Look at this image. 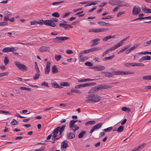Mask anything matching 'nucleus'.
I'll return each instance as SVG.
<instances>
[{"instance_id": "nucleus-34", "label": "nucleus", "mask_w": 151, "mask_h": 151, "mask_svg": "<svg viewBox=\"0 0 151 151\" xmlns=\"http://www.w3.org/2000/svg\"><path fill=\"white\" fill-rule=\"evenodd\" d=\"M115 57V55H113L112 56H110L109 57H106L103 59V61H105L107 60H111Z\"/></svg>"}, {"instance_id": "nucleus-63", "label": "nucleus", "mask_w": 151, "mask_h": 151, "mask_svg": "<svg viewBox=\"0 0 151 151\" xmlns=\"http://www.w3.org/2000/svg\"><path fill=\"white\" fill-rule=\"evenodd\" d=\"M51 65L50 63L48 61L46 65V68H49L50 69V67Z\"/></svg>"}, {"instance_id": "nucleus-25", "label": "nucleus", "mask_w": 151, "mask_h": 151, "mask_svg": "<svg viewBox=\"0 0 151 151\" xmlns=\"http://www.w3.org/2000/svg\"><path fill=\"white\" fill-rule=\"evenodd\" d=\"M113 75H122L124 74V71H120V70H116V71H113Z\"/></svg>"}, {"instance_id": "nucleus-21", "label": "nucleus", "mask_w": 151, "mask_h": 151, "mask_svg": "<svg viewBox=\"0 0 151 151\" xmlns=\"http://www.w3.org/2000/svg\"><path fill=\"white\" fill-rule=\"evenodd\" d=\"M48 48V47L42 46L39 49V50L40 52H43L44 51H47Z\"/></svg>"}, {"instance_id": "nucleus-40", "label": "nucleus", "mask_w": 151, "mask_h": 151, "mask_svg": "<svg viewBox=\"0 0 151 151\" xmlns=\"http://www.w3.org/2000/svg\"><path fill=\"white\" fill-rule=\"evenodd\" d=\"M112 74L110 72H106L105 73V76L106 77L110 78L112 77Z\"/></svg>"}, {"instance_id": "nucleus-11", "label": "nucleus", "mask_w": 151, "mask_h": 151, "mask_svg": "<svg viewBox=\"0 0 151 151\" xmlns=\"http://www.w3.org/2000/svg\"><path fill=\"white\" fill-rule=\"evenodd\" d=\"M145 145V144L144 143L137 147H136L134 149L132 150L131 151H139L142 149Z\"/></svg>"}, {"instance_id": "nucleus-12", "label": "nucleus", "mask_w": 151, "mask_h": 151, "mask_svg": "<svg viewBox=\"0 0 151 151\" xmlns=\"http://www.w3.org/2000/svg\"><path fill=\"white\" fill-rule=\"evenodd\" d=\"M99 89V86L97 87H94L92 88L91 89L89 90L88 91V93H94L98 91Z\"/></svg>"}, {"instance_id": "nucleus-37", "label": "nucleus", "mask_w": 151, "mask_h": 151, "mask_svg": "<svg viewBox=\"0 0 151 151\" xmlns=\"http://www.w3.org/2000/svg\"><path fill=\"white\" fill-rule=\"evenodd\" d=\"M70 128L71 129V130L74 131V132H75L76 131L78 130L79 129V127L77 126L76 125L74 124L72 128Z\"/></svg>"}, {"instance_id": "nucleus-59", "label": "nucleus", "mask_w": 151, "mask_h": 151, "mask_svg": "<svg viewBox=\"0 0 151 151\" xmlns=\"http://www.w3.org/2000/svg\"><path fill=\"white\" fill-rule=\"evenodd\" d=\"M112 18V17L110 15H108L106 17H104L101 18V19H109Z\"/></svg>"}, {"instance_id": "nucleus-58", "label": "nucleus", "mask_w": 151, "mask_h": 151, "mask_svg": "<svg viewBox=\"0 0 151 151\" xmlns=\"http://www.w3.org/2000/svg\"><path fill=\"white\" fill-rule=\"evenodd\" d=\"M61 137V136L59 137H53V138H52V139L53 141H52V143H54L55 142V141H56V140L58 139H59Z\"/></svg>"}, {"instance_id": "nucleus-43", "label": "nucleus", "mask_w": 151, "mask_h": 151, "mask_svg": "<svg viewBox=\"0 0 151 151\" xmlns=\"http://www.w3.org/2000/svg\"><path fill=\"white\" fill-rule=\"evenodd\" d=\"M40 76V74L39 73H36L35 76H34L33 78V79L35 81L38 79Z\"/></svg>"}, {"instance_id": "nucleus-53", "label": "nucleus", "mask_w": 151, "mask_h": 151, "mask_svg": "<svg viewBox=\"0 0 151 151\" xmlns=\"http://www.w3.org/2000/svg\"><path fill=\"white\" fill-rule=\"evenodd\" d=\"M143 59L144 60H150L151 59V57L150 56H145L143 57Z\"/></svg>"}, {"instance_id": "nucleus-15", "label": "nucleus", "mask_w": 151, "mask_h": 151, "mask_svg": "<svg viewBox=\"0 0 151 151\" xmlns=\"http://www.w3.org/2000/svg\"><path fill=\"white\" fill-rule=\"evenodd\" d=\"M107 30H108V29L107 28H101L95 29L94 32L97 33L99 32H104Z\"/></svg>"}, {"instance_id": "nucleus-46", "label": "nucleus", "mask_w": 151, "mask_h": 151, "mask_svg": "<svg viewBox=\"0 0 151 151\" xmlns=\"http://www.w3.org/2000/svg\"><path fill=\"white\" fill-rule=\"evenodd\" d=\"M83 12V11L81 12H77V13H76V14H74V15L76 16V15H78V17H83V16L84 15V14H81V15H80V14H82Z\"/></svg>"}, {"instance_id": "nucleus-17", "label": "nucleus", "mask_w": 151, "mask_h": 151, "mask_svg": "<svg viewBox=\"0 0 151 151\" xmlns=\"http://www.w3.org/2000/svg\"><path fill=\"white\" fill-rule=\"evenodd\" d=\"M112 87L111 86H108L107 85H105L103 84L99 86V88L100 89H106L109 88H111Z\"/></svg>"}, {"instance_id": "nucleus-47", "label": "nucleus", "mask_w": 151, "mask_h": 151, "mask_svg": "<svg viewBox=\"0 0 151 151\" xmlns=\"http://www.w3.org/2000/svg\"><path fill=\"white\" fill-rule=\"evenodd\" d=\"M52 15L56 17H60V15L58 12H56L52 14Z\"/></svg>"}, {"instance_id": "nucleus-27", "label": "nucleus", "mask_w": 151, "mask_h": 151, "mask_svg": "<svg viewBox=\"0 0 151 151\" xmlns=\"http://www.w3.org/2000/svg\"><path fill=\"white\" fill-rule=\"evenodd\" d=\"M115 37L114 36H107L103 38L102 39V40L103 41H107L108 40L110 39L111 38H115Z\"/></svg>"}, {"instance_id": "nucleus-6", "label": "nucleus", "mask_w": 151, "mask_h": 151, "mask_svg": "<svg viewBox=\"0 0 151 151\" xmlns=\"http://www.w3.org/2000/svg\"><path fill=\"white\" fill-rule=\"evenodd\" d=\"M18 49V48L16 47H6L4 48L2 50L4 52H10L16 51Z\"/></svg>"}, {"instance_id": "nucleus-62", "label": "nucleus", "mask_w": 151, "mask_h": 151, "mask_svg": "<svg viewBox=\"0 0 151 151\" xmlns=\"http://www.w3.org/2000/svg\"><path fill=\"white\" fill-rule=\"evenodd\" d=\"M85 65H86L89 66H92L93 65V64L90 62H86L85 63Z\"/></svg>"}, {"instance_id": "nucleus-19", "label": "nucleus", "mask_w": 151, "mask_h": 151, "mask_svg": "<svg viewBox=\"0 0 151 151\" xmlns=\"http://www.w3.org/2000/svg\"><path fill=\"white\" fill-rule=\"evenodd\" d=\"M75 135L73 133L70 132L67 134L66 137L68 139H72L75 137Z\"/></svg>"}, {"instance_id": "nucleus-39", "label": "nucleus", "mask_w": 151, "mask_h": 151, "mask_svg": "<svg viewBox=\"0 0 151 151\" xmlns=\"http://www.w3.org/2000/svg\"><path fill=\"white\" fill-rule=\"evenodd\" d=\"M71 92H74L78 94L81 93V92L79 91L78 90L76 89H74V88H72L70 90Z\"/></svg>"}, {"instance_id": "nucleus-7", "label": "nucleus", "mask_w": 151, "mask_h": 151, "mask_svg": "<svg viewBox=\"0 0 151 151\" xmlns=\"http://www.w3.org/2000/svg\"><path fill=\"white\" fill-rule=\"evenodd\" d=\"M102 125V123L100 122L93 126L90 130V133L91 134L95 130H98L101 127Z\"/></svg>"}, {"instance_id": "nucleus-42", "label": "nucleus", "mask_w": 151, "mask_h": 151, "mask_svg": "<svg viewBox=\"0 0 151 151\" xmlns=\"http://www.w3.org/2000/svg\"><path fill=\"white\" fill-rule=\"evenodd\" d=\"M17 122L15 119H13L12 121L11 122L10 124L11 125H17Z\"/></svg>"}, {"instance_id": "nucleus-64", "label": "nucleus", "mask_w": 151, "mask_h": 151, "mask_svg": "<svg viewBox=\"0 0 151 151\" xmlns=\"http://www.w3.org/2000/svg\"><path fill=\"white\" fill-rule=\"evenodd\" d=\"M50 69L47 68H45V74H48L49 73Z\"/></svg>"}, {"instance_id": "nucleus-33", "label": "nucleus", "mask_w": 151, "mask_h": 151, "mask_svg": "<svg viewBox=\"0 0 151 151\" xmlns=\"http://www.w3.org/2000/svg\"><path fill=\"white\" fill-rule=\"evenodd\" d=\"M124 129V127L122 126H120L117 129L118 133H121L123 132Z\"/></svg>"}, {"instance_id": "nucleus-52", "label": "nucleus", "mask_w": 151, "mask_h": 151, "mask_svg": "<svg viewBox=\"0 0 151 151\" xmlns=\"http://www.w3.org/2000/svg\"><path fill=\"white\" fill-rule=\"evenodd\" d=\"M116 0H109L108 3L112 5H114Z\"/></svg>"}, {"instance_id": "nucleus-41", "label": "nucleus", "mask_w": 151, "mask_h": 151, "mask_svg": "<svg viewBox=\"0 0 151 151\" xmlns=\"http://www.w3.org/2000/svg\"><path fill=\"white\" fill-rule=\"evenodd\" d=\"M60 85L63 86H69L70 84L68 82H63L60 83Z\"/></svg>"}, {"instance_id": "nucleus-3", "label": "nucleus", "mask_w": 151, "mask_h": 151, "mask_svg": "<svg viewBox=\"0 0 151 151\" xmlns=\"http://www.w3.org/2000/svg\"><path fill=\"white\" fill-rule=\"evenodd\" d=\"M69 37H58L53 39V42L55 43H58L61 42L62 41H64L69 39Z\"/></svg>"}, {"instance_id": "nucleus-51", "label": "nucleus", "mask_w": 151, "mask_h": 151, "mask_svg": "<svg viewBox=\"0 0 151 151\" xmlns=\"http://www.w3.org/2000/svg\"><path fill=\"white\" fill-rule=\"evenodd\" d=\"M20 88L21 90H26L29 91H30L31 90V89L30 88L24 87H20Z\"/></svg>"}, {"instance_id": "nucleus-16", "label": "nucleus", "mask_w": 151, "mask_h": 151, "mask_svg": "<svg viewBox=\"0 0 151 151\" xmlns=\"http://www.w3.org/2000/svg\"><path fill=\"white\" fill-rule=\"evenodd\" d=\"M97 23L101 26H111V24H110L103 21H99Z\"/></svg>"}, {"instance_id": "nucleus-55", "label": "nucleus", "mask_w": 151, "mask_h": 151, "mask_svg": "<svg viewBox=\"0 0 151 151\" xmlns=\"http://www.w3.org/2000/svg\"><path fill=\"white\" fill-rule=\"evenodd\" d=\"M35 68L36 71L37 72H39L40 70L36 62L35 63Z\"/></svg>"}, {"instance_id": "nucleus-49", "label": "nucleus", "mask_w": 151, "mask_h": 151, "mask_svg": "<svg viewBox=\"0 0 151 151\" xmlns=\"http://www.w3.org/2000/svg\"><path fill=\"white\" fill-rule=\"evenodd\" d=\"M112 129H113L112 127H109L105 129H104V130H103L105 132H109V131H111V130H112Z\"/></svg>"}, {"instance_id": "nucleus-10", "label": "nucleus", "mask_w": 151, "mask_h": 151, "mask_svg": "<svg viewBox=\"0 0 151 151\" xmlns=\"http://www.w3.org/2000/svg\"><path fill=\"white\" fill-rule=\"evenodd\" d=\"M68 142L67 140H65L62 142L61 147V149L62 150H64V149L68 147Z\"/></svg>"}, {"instance_id": "nucleus-2", "label": "nucleus", "mask_w": 151, "mask_h": 151, "mask_svg": "<svg viewBox=\"0 0 151 151\" xmlns=\"http://www.w3.org/2000/svg\"><path fill=\"white\" fill-rule=\"evenodd\" d=\"M66 125H63L61 127L59 126L55 128L52 132L53 135L52 137H57V134L59 132V134L61 135L65 128Z\"/></svg>"}, {"instance_id": "nucleus-54", "label": "nucleus", "mask_w": 151, "mask_h": 151, "mask_svg": "<svg viewBox=\"0 0 151 151\" xmlns=\"http://www.w3.org/2000/svg\"><path fill=\"white\" fill-rule=\"evenodd\" d=\"M90 52V49H88L85 50H84L83 51H82L81 52V53L80 54H85V53H87L89 52Z\"/></svg>"}, {"instance_id": "nucleus-57", "label": "nucleus", "mask_w": 151, "mask_h": 151, "mask_svg": "<svg viewBox=\"0 0 151 151\" xmlns=\"http://www.w3.org/2000/svg\"><path fill=\"white\" fill-rule=\"evenodd\" d=\"M8 74V72H6L2 73H0V77L7 75Z\"/></svg>"}, {"instance_id": "nucleus-32", "label": "nucleus", "mask_w": 151, "mask_h": 151, "mask_svg": "<svg viewBox=\"0 0 151 151\" xmlns=\"http://www.w3.org/2000/svg\"><path fill=\"white\" fill-rule=\"evenodd\" d=\"M121 110L127 113H129L131 111L130 109L129 108L125 107H122Z\"/></svg>"}, {"instance_id": "nucleus-60", "label": "nucleus", "mask_w": 151, "mask_h": 151, "mask_svg": "<svg viewBox=\"0 0 151 151\" xmlns=\"http://www.w3.org/2000/svg\"><path fill=\"white\" fill-rule=\"evenodd\" d=\"M5 14L7 16H9L12 15V13L6 11L4 12Z\"/></svg>"}, {"instance_id": "nucleus-26", "label": "nucleus", "mask_w": 151, "mask_h": 151, "mask_svg": "<svg viewBox=\"0 0 151 151\" xmlns=\"http://www.w3.org/2000/svg\"><path fill=\"white\" fill-rule=\"evenodd\" d=\"M52 73L54 74L58 72V68L55 65H54L52 66Z\"/></svg>"}, {"instance_id": "nucleus-30", "label": "nucleus", "mask_w": 151, "mask_h": 151, "mask_svg": "<svg viewBox=\"0 0 151 151\" xmlns=\"http://www.w3.org/2000/svg\"><path fill=\"white\" fill-rule=\"evenodd\" d=\"M95 79H91L89 78H86L80 80L78 81V82H85L86 81H91L95 80Z\"/></svg>"}, {"instance_id": "nucleus-35", "label": "nucleus", "mask_w": 151, "mask_h": 151, "mask_svg": "<svg viewBox=\"0 0 151 151\" xmlns=\"http://www.w3.org/2000/svg\"><path fill=\"white\" fill-rule=\"evenodd\" d=\"M101 49L99 47H95L90 49V52H92L94 51H97Z\"/></svg>"}, {"instance_id": "nucleus-44", "label": "nucleus", "mask_w": 151, "mask_h": 151, "mask_svg": "<svg viewBox=\"0 0 151 151\" xmlns=\"http://www.w3.org/2000/svg\"><path fill=\"white\" fill-rule=\"evenodd\" d=\"M74 120H71L69 124V127L70 128H72L73 127V126L74 125Z\"/></svg>"}, {"instance_id": "nucleus-29", "label": "nucleus", "mask_w": 151, "mask_h": 151, "mask_svg": "<svg viewBox=\"0 0 151 151\" xmlns=\"http://www.w3.org/2000/svg\"><path fill=\"white\" fill-rule=\"evenodd\" d=\"M86 131H83L81 132L78 135V137L79 138H82L84 135L86 133Z\"/></svg>"}, {"instance_id": "nucleus-13", "label": "nucleus", "mask_w": 151, "mask_h": 151, "mask_svg": "<svg viewBox=\"0 0 151 151\" xmlns=\"http://www.w3.org/2000/svg\"><path fill=\"white\" fill-rule=\"evenodd\" d=\"M142 9L143 12L145 13H151V9L147 8L145 6L142 7Z\"/></svg>"}, {"instance_id": "nucleus-18", "label": "nucleus", "mask_w": 151, "mask_h": 151, "mask_svg": "<svg viewBox=\"0 0 151 151\" xmlns=\"http://www.w3.org/2000/svg\"><path fill=\"white\" fill-rule=\"evenodd\" d=\"M47 21V20H46L45 21L42 19L41 20L37 22V24L40 25H42L44 23L45 25L48 26V23Z\"/></svg>"}, {"instance_id": "nucleus-9", "label": "nucleus", "mask_w": 151, "mask_h": 151, "mask_svg": "<svg viewBox=\"0 0 151 151\" xmlns=\"http://www.w3.org/2000/svg\"><path fill=\"white\" fill-rule=\"evenodd\" d=\"M141 12V9L138 6H135L133 9L132 14L133 15H137Z\"/></svg>"}, {"instance_id": "nucleus-45", "label": "nucleus", "mask_w": 151, "mask_h": 151, "mask_svg": "<svg viewBox=\"0 0 151 151\" xmlns=\"http://www.w3.org/2000/svg\"><path fill=\"white\" fill-rule=\"evenodd\" d=\"M150 44H151V40L146 42H145L144 43V47H146L149 45Z\"/></svg>"}, {"instance_id": "nucleus-50", "label": "nucleus", "mask_w": 151, "mask_h": 151, "mask_svg": "<svg viewBox=\"0 0 151 151\" xmlns=\"http://www.w3.org/2000/svg\"><path fill=\"white\" fill-rule=\"evenodd\" d=\"M61 58V56L60 55H55V59L56 60L58 61L60 60Z\"/></svg>"}, {"instance_id": "nucleus-61", "label": "nucleus", "mask_w": 151, "mask_h": 151, "mask_svg": "<svg viewBox=\"0 0 151 151\" xmlns=\"http://www.w3.org/2000/svg\"><path fill=\"white\" fill-rule=\"evenodd\" d=\"M120 1L119 0H116L114 5H118L120 6Z\"/></svg>"}, {"instance_id": "nucleus-22", "label": "nucleus", "mask_w": 151, "mask_h": 151, "mask_svg": "<svg viewBox=\"0 0 151 151\" xmlns=\"http://www.w3.org/2000/svg\"><path fill=\"white\" fill-rule=\"evenodd\" d=\"M130 64L131 66H144V64L141 63H131L130 64Z\"/></svg>"}, {"instance_id": "nucleus-5", "label": "nucleus", "mask_w": 151, "mask_h": 151, "mask_svg": "<svg viewBox=\"0 0 151 151\" xmlns=\"http://www.w3.org/2000/svg\"><path fill=\"white\" fill-rule=\"evenodd\" d=\"M96 84L95 83H83L81 84L76 85L75 88H83L85 87L88 86H93Z\"/></svg>"}, {"instance_id": "nucleus-36", "label": "nucleus", "mask_w": 151, "mask_h": 151, "mask_svg": "<svg viewBox=\"0 0 151 151\" xmlns=\"http://www.w3.org/2000/svg\"><path fill=\"white\" fill-rule=\"evenodd\" d=\"M142 79L145 80H151V75H148L143 76L142 77Z\"/></svg>"}, {"instance_id": "nucleus-14", "label": "nucleus", "mask_w": 151, "mask_h": 151, "mask_svg": "<svg viewBox=\"0 0 151 151\" xmlns=\"http://www.w3.org/2000/svg\"><path fill=\"white\" fill-rule=\"evenodd\" d=\"M59 26H61L65 29H66L68 28V26L70 28H72V26L70 24L64 23H60L59 24Z\"/></svg>"}, {"instance_id": "nucleus-24", "label": "nucleus", "mask_w": 151, "mask_h": 151, "mask_svg": "<svg viewBox=\"0 0 151 151\" xmlns=\"http://www.w3.org/2000/svg\"><path fill=\"white\" fill-rule=\"evenodd\" d=\"M100 40L99 38H97L92 40L91 42H93V43L91 44V46L93 47L98 44V43H97V42L98 41H100Z\"/></svg>"}, {"instance_id": "nucleus-38", "label": "nucleus", "mask_w": 151, "mask_h": 151, "mask_svg": "<svg viewBox=\"0 0 151 151\" xmlns=\"http://www.w3.org/2000/svg\"><path fill=\"white\" fill-rule=\"evenodd\" d=\"M9 60L7 56H6L4 57V63L5 65H6L9 62Z\"/></svg>"}, {"instance_id": "nucleus-48", "label": "nucleus", "mask_w": 151, "mask_h": 151, "mask_svg": "<svg viewBox=\"0 0 151 151\" xmlns=\"http://www.w3.org/2000/svg\"><path fill=\"white\" fill-rule=\"evenodd\" d=\"M64 2L63 1H58L56 2H53L52 3V4L53 5H56L57 4H59L62 3H63Z\"/></svg>"}, {"instance_id": "nucleus-1", "label": "nucleus", "mask_w": 151, "mask_h": 151, "mask_svg": "<svg viewBox=\"0 0 151 151\" xmlns=\"http://www.w3.org/2000/svg\"><path fill=\"white\" fill-rule=\"evenodd\" d=\"M101 100V97L99 96L96 94L92 93L87 95L85 102L89 104H93L98 102Z\"/></svg>"}, {"instance_id": "nucleus-20", "label": "nucleus", "mask_w": 151, "mask_h": 151, "mask_svg": "<svg viewBox=\"0 0 151 151\" xmlns=\"http://www.w3.org/2000/svg\"><path fill=\"white\" fill-rule=\"evenodd\" d=\"M81 54H80L79 55V58H80V61H84L85 60H86L88 59V57L86 56L85 57H82V55Z\"/></svg>"}, {"instance_id": "nucleus-8", "label": "nucleus", "mask_w": 151, "mask_h": 151, "mask_svg": "<svg viewBox=\"0 0 151 151\" xmlns=\"http://www.w3.org/2000/svg\"><path fill=\"white\" fill-rule=\"evenodd\" d=\"M15 63L16 66L20 70L23 71L27 70L26 66L24 64H22L20 62H17Z\"/></svg>"}, {"instance_id": "nucleus-23", "label": "nucleus", "mask_w": 151, "mask_h": 151, "mask_svg": "<svg viewBox=\"0 0 151 151\" xmlns=\"http://www.w3.org/2000/svg\"><path fill=\"white\" fill-rule=\"evenodd\" d=\"M124 6L129 7L130 6V5L127 2L120 1L119 6L122 7Z\"/></svg>"}, {"instance_id": "nucleus-4", "label": "nucleus", "mask_w": 151, "mask_h": 151, "mask_svg": "<svg viewBox=\"0 0 151 151\" xmlns=\"http://www.w3.org/2000/svg\"><path fill=\"white\" fill-rule=\"evenodd\" d=\"M47 22L48 26L51 27H55L56 26L55 23L54 22H58V19L53 17L51 18L50 19H48Z\"/></svg>"}, {"instance_id": "nucleus-56", "label": "nucleus", "mask_w": 151, "mask_h": 151, "mask_svg": "<svg viewBox=\"0 0 151 151\" xmlns=\"http://www.w3.org/2000/svg\"><path fill=\"white\" fill-rule=\"evenodd\" d=\"M8 25V23L6 22H1L0 23V26H4L7 25Z\"/></svg>"}, {"instance_id": "nucleus-28", "label": "nucleus", "mask_w": 151, "mask_h": 151, "mask_svg": "<svg viewBox=\"0 0 151 151\" xmlns=\"http://www.w3.org/2000/svg\"><path fill=\"white\" fill-rule=\"evenodd\" d=\"M105 69V67L102 65H99L97 66V69H96V71H101L104 70Z\"/></svg>"}, {"instance_id": "nucleus-31", "label": "nucleus", "mask_w": 151, "mask_h": 151, "mask_svg": "<svg viewBox=\"0 0 151 151\" xmlns=\"http://www.w3.org/2000/svg\"><path fill=\"white\" fill-rule=\"evenodd\" d=\"M52 86L54 88H62V87L59 86L58 84L56 83H53L52 84Z\"/></svg>"}]
</instances>
